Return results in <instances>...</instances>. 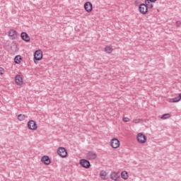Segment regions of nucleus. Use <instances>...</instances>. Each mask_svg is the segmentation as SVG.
Returning <instances> with one entry per match:
<instances>
[{
    "instance_id": "f257e3e1",
    "label": "nucleus",
    "mask_w": 181,
    "mask_h": 181,
    "mask_svg": "<svg viewBox=\"0 0 181 181\" xmlns=\"http://www.w3.org/2000/svg\"><path fill=\"white\" fill-rule=\"evenodd\" d=\"M42 58L43 52H42V50H37L34 54V63H35V64H37V62H38L39 60H42Z\"/></svg>"
},
{
    "instance_id": "6ab92c4d",
    "label": "nucleus",
    "mask_w": 181,
    "mask_h": 181,
    "mask_svg": "<svg viewBox=\"0 0 181 181\" xmlns=\"http://www.w3.org/2000/svg\"><path fill=\"white\" fill-rule=\"evenodd\" d=\"M21 60H22V57L20 55H18L14 58V62L16 64H19V63H21Z\"/></svg>"
},
{
    "instance_id": "aec40b11",
    "label": "nucleus",
    "mask_w": 181,
    "mask_h": 181,
    "mask_svg": "<svg viewBox=\"0 0 181 181\" xmlns=\"http://www.w3.org/2000/svg\"><path fill=\"white\" fill-rule=\"evenodd\" d=\"M122 178L124 179V180H127V179H128V172H122Z\"/></svg>"
},
{
    "instance_id": "0eeeda50",
    "label": "nucleus",
    "mask_w": 181,
    "mask_h": 181,
    "mask_svg": "<svg viewBox=\"0 0 181 181\" xmlns=\"http://www.w3.org/2000/svg\"><path fill=\"white\" fill-rule=\"evenodd\" d=\"M110 146L114 149H117V148H119V140L116 138H113L110 141Z\"/></svg>"
},
{
    "instance_id": "ddd939ff",
    "label": "nucleus",
    "mask_w": 181,
    "mask_h": 181,
    "mask_svg": "<svg viewBox=\"0 0 181 181\" xmlns=\"http://www.w3.org/2000/svg\"><path fill=\"white\" fill-rule=\"evenodd\" d=\"M41 162H43L45 165H50V158L47 156H44L41 158Z\"/></svg>"
},
{
    "instance_id": "b1692460",
    "label": "nucleus",
    "mask_w": 181,
    "mask_h": 181,
    "mask_svg": "<svg viewBox=\"0 0 181 181\" xmlns=\"http://www.w3.org/2000/svg\"><path fill=\"white\" fill-rule=\"evenodd\" d=\"M175 25H176L177 28H180V26H181V21H176Z\"/></svg>"
},
{
    "instance_id": "393cba45",
    "label": "nucleus",
    "mask_w": 181,
    "mask_h": 181,
    "mask_svg": "<svg viewBox=\"0 0 181 181\" xmlns=\"http://www.w3.org/2000/svg\"><path fill=\"white\" fill-rule=\"evenodd\" d=\"M5 74V69L4 68L0 67V74Z\"/></svg>"
},
{
    "instance_id": "4468645a",
    "label": "nucleus",
    "mask_w": 181,
    "mask_h": 181,
    "mask_svg": "<svg viewBox=\"0 0 181 181\" xmlns=\"http://www.w3.org/2000/svg\"><path fill=\"white\" fill-rule=\"evenodd\" d=\"M100 177L103 180H107V179H108V177H107V172L105 170H101L100 173Z\"/></svg>"
},
{
    "instance_id": "7ed1b4c3",
    "label": "nucleus",
    "mask_w": 181,
    "mask_h": 181,
    "mask_svg": "<svg viewBox=\"0 0 181 181\" xmlns=\"http://www.w3.org/2000/svg\"><path fill=\"white\" fill-rule=\"evenodd\" d=\"M139 144H145L146 142V136L144 133H139L136 136Z\"/></svg>"
},
{
    "instance_id": "20e7f679",
    "label": "nucleus",
    "mask_w": 181,
    "mask_h": 181,
    "mask_svg": "<svg viewBox=\"0 0 181 181\" xmlns=\"http://www.w3.org/2000/svg\"><path fill=\"white\" fill-rule=\"evenodd\" d=\"M57 153L61 158H66V156H67V151L64 147H59L57 149Z\"/></svg>"
},
{
    "instance_id": "9b49d317",
    "label": "nucleus",
    "mask_w": 181,
    "mask_h": 181,
    "mask_svg": "<svg viewBox=\"0 0 181 181\" xmlns=\"http://www.w3.org/2000/svg\"><path fill=\"white\" fill-rule=\"evenodd\" d=\"M15 81L18 84V86H22L23 84V78L21 75H16L15 77Z\"/></svg>"
},
{
    "instance_id": "6e6552de",
    "label": "nucleus",
    "mask_w": 181,
    "mask_h": 181,
    "mask_svg": "<svg viewBox=\"0 0 181 181\" xmlns=\"http://www.w3.org/2000/svg\"><path fill=\"white\" fill-rule=\"evenodd\" d=\"M80 165L82 166V168H85L86 169H88L90 166H91L90 161L86 159L80 160Z\"/></svg>"
},
{
    "instance_id": "f03ea898",
    "label": "nucleus",
    "mask_w": 181,
    "mask_h": 181,
    "mask_svg": "<svg viewBox=\"0 0 181 181\" xmlns=\"http://www.w3.org/2000/svg\"><path fill=\"white\" fill-rule=\"evenodd\" d=\"M27 128L30 129V131H36L37 129V124H36L35 120H30L27 123Z\"/></svg>"
},
{
    "instance_id": "bb28decb",
    "label": "nucleus",
    "mask_w": 181,
    "mask_h": 181,
    "mask_svg": "<svg viewBox=\"0 0 181 181\" xmlns=\"http://www.w3.org/2000/svg\"><path fill=\"white\" fill-rule=\"evenodd\" d=\"M150 2H156V0H150Z\"/></svg>"
},
{
    "instance_id": "a211bd4d",
    "label": "nucleus",
    "mask_w": 181,
    "mask_h": 181,
    "mask_svg": "<svg viewBox=\"0 0 181 181\" xmlns=\"http://www.w3.org/2000/svg\"><path fill=\"white\" fill-rule=\"evenodd\" d=\"M153 1H151L150 0H146L145 1V4L147 6V8H149L150 9H151V8H153V4H152Z\"/></svg>"
},
{
    "instance_id": "2eb2a0df",
    "label": "nucleus",
    "mask_w": 181,
    "mask_h": 181,
    "mask_svg": "<svg viewBox=\"0 0 181 181\" xmlns=\"http://www.w3.org/2000/svg\"><path fill=\"white\" fill-rule=\"evenodd\" d=\"M113 49L111 46L106 45L105 47V52L107 53V54H111L113 52Z\"/></svg>"
},
{
    "instance_id": "1a4fd4ad",
    "label": "nucleus",
    "mask_w": 181,
    "mask_h": 181,
    "mask_svg": "<svg viewBox=\"0 0 181 181\" xmlns=\"http://www.w3.org/2000/svg\"><path fill=\"white\" fill-rule=\"evenodd\" d=\"M84 8H85V10L86 11V12L90 13V12H91V11H93V4H91V2H90V1H87L84 4Z\"/></svg>"
},
{
    "instance_id": "4be33fe9",
    "label": "nucleus",
    "mask_w": 181,
    "mask_h": 181,
    "mask_svg": "<svg viewBox=\"0 0 181 181\" xmlns=\"http://www.w3.org/2000/svg\"><path fill=\"white\" fill-rule=\"evenodd\" d=\"M170 117H171L170 114L167 113L161 116V119H168V118H170Z\"/></svg>"
},
{
    "instance_id": "dca6fc26",
    "label": "nucleus",
    "mask_w": 181,
    "mask_h": 181,
    "mask_svg": "<svg viewBox=\"0 0 181 181\" xmlns=\"http://www.w3.org/2000/svg\"><path fill=\"white\" fill-rule=\"evenodd\" d=\"M118 173L115 172L112 173L110 175V179H112V180L117 181L118 180Z\"/></svg>"
},
{
    "instance_id": "f8f14e48",
    "label": "nucleus",
    "mask_w": 181,
    "mask_h": 181,
    "mask_svg": "<svg viewBox=\"0 0 181 181\" xmlns=\"http://www.w3.org/2000/svg\"><path fill=\"white\" fill-rule=\"evenodd\" d=\"M21 37L25 42H30V37H29V35H28V33L25 32L21 33Z\"/></svg>"
},
{
    "instance_id": "9d476101",
    "label": "nucleus",
    "mask_w": 181,
    "mask_h": 181,
    "mask_svg": "<svg viewBox=\"0 0 181 181\" xmlns=\"http://www.w3.org/2000/svg\"><path fill=\"white\" fill-rule=\"evenodd\" d=\"M8 36L11 37V39H16V37H18V32L11 29L8 31Z\"/></svg>"
},
{
    "instance_id": "f3484780",
    "label": "nucleus",
    "mask_w": 181,
    "mask_h": 181,
    "mask_svg": "<svg viewBox=\"0 0 181 181\" xmlns=\"http://www.w3.org/2000/svg\"><path fill=\"white\" fill-rule=\"evenodd\" d=\"M180 100H181V93H180L177 97L170 99V103H179Z\"/></svg>"
},
{
    "instance_id": "5701e85b",
    "label": "nucleus",
    "mask_w": 181,
    "mask_h": 181,
    "mask_svg": "<svg viewBox=\"0 0 181 181\" xmlns=\"http://www.w3.org/2000/svg\"><path fill=\"white\" fill-rule=\"evenodd\" d=\"M142 119H135L133 120V122L134 124H139V122H141Z\"/></svg>"
},
{
    "instance_id": "423d86ee",
    "label": "nucleus",
    "mask_w": 181,
    "mask_h": 181,
    "mask_svg": "<svg viewBox=\"0 0 181 181\" xmlns=\"http://www.w3.org/2000/svg\"><path fill=\"white\" fill-rule=\"evenodd\" d=\"M86 158L89 160H94V159H97V153L95 151H88L86 153Z\"/></svg>"
},
{
    "instance_id": "a878e982",
    "label": "nucleus",
    "mask_w": 181,
    "mask_h": 181,
    "mask_svg": "<svg viewBox=\"0 0 181 181\" xmlns=\"http://www.w3.org/2000/svg\"><path fill=\"white\" fill-rule=\"evenodd\" d=\"M124 122H129V117H123Z\"/></svg>"
},
{
    "instance_id": "412c9836",
    "label": "nucleus",
    "mask_w": 181,
    "mask_h": 181,
    "mask_svg": "<svg viewBox=\"0 0 181 181\" xmlns=\"http://www.w3.org/2000/svg\"><path fill=\"white\" fill-rule=\"evenodd\" d=\"M26 116L23 114H20L18 116V121H25Z\"/></svg>"
},
{
    "instance_id": "39448f33",
    "label": "nucleus",
    "mask_w": 181,
    "mask_h": 181,
    "mask_svg": "<svg viewBox=\"0 0 181 181\" xmlns=\"http://www.w3.org/2000/svg\"><path fill=\"white\" fill-rule=\"evenodd\" d=\"M139 10L140 13L146 15V13H148V6H146L145 4H141L139 6Z\"/></svg>"
}]
</instances>
